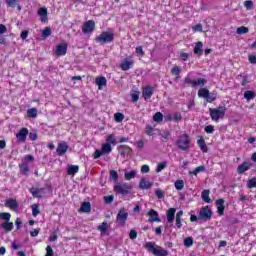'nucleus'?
<instances>
[{
	"label": "nucleus",
	"mask_w": 256,
	"mask_h": 256,
	"mask_svg": "<svg viewBox=\"0 0 256 256\" xmlns=\"http://www.w3.org/2000/svg\"><path fill=\"white\" fill-rule=\"evenodd\" d=\"M144 248L146 249V251H149L150 253H152V255H155V256L169 255V251L155 244V242H146L144 245Z\"/></svg>",
	"instance_id": "obj_1"
},
{
	"label": "nucleus",
	"mask_w": 256,
	"mask_h": 256,
	"mask_svg": "<svg viewBox=\"0 0 256 256\" xmlns=\"http://www.w3.org/2000/svg\"><path fill=\"white\" fill-rule=\"evenodd\" d=\"M175 145L180 151H189L191 149V137L187 133H184L178 137Z\"/></svg>",
	"instance_id": "obj_2"
},
{
	"label": "nucleus",
	"mask_w": 256,
	"mask_h": 256,
	"mask_svg": "<svg viewBox=\"0 0 256 256\" xmlns=\"http://www.w3.org/2000/svg\"><path fill=\"white\" fill-rule=\"evenodd\" d=\"M209 113L212 121H219V119H223L225 117V113H227V107L219 106L218 108H209Z\"/></svg>",
	"instance_id": "obj_3"
},
{
	"label": "nucleus",
	"mask_w": 256,
	"mask_h": 256,
	"mask_svg": "<svg viewBox=\"0 0 256 256\" xmlns=\"http://www.w3.org/2000/svg\"><path fill=\"white\" fill-rule=\"evenodd\" d=\"M114 40H115V34L109 31H104L95 38V42L100 43V45H105L106 43H112V41Z\"/></svg>",
	"instance_id": "obj_4"
},
{
	"label": "nucleus",
	"mask_w": 256,
	"mask_h": 256,
	"mask_svg": "<svg viewBox=\"0 0 256 256\" xmlns=\"http://www.w3.org/2000/svg\"><path fill=\"white\" fill-rule=\"evenodd\" d=\"M133 189V184L122 183L114 186V191L120 195H129V191Z\"/></svg>",
	"instance_id": "obj_5"
},
{
	"label": "nucleus",
	"mask_w": 256,
	"mask_h": 256,
	"mask_svg": "<svg viewBox=\"0 0 256 256\" xmlns=\"http://www.w3.org/2000/svg\"><path fill=\"white\" fill-rule=\"evenodd\" d=\"M111 151H113V146H111V144L109 143H104L102 144L101 149H97L94 152V159H99V157H101L102 155H109V153H111Z\"/></svg>",
	"instance_id": "obj_6"
},
{
	"label": "nucleus",
	"mask_w": 256,
	"mask_h": 256,
	"mask_svg": "<svg viewBox=\"0 0 256 256\" xmlns=\"http://www.w3.org/2000/svg\"><path fill=\"white\" fill-rule=\"evenodd\" d=\"M211 217H213V211H211L209 206H204L200 209L198 214L199 221H209Z\"/></svg>",
	"instance_id": "obj_7"
},
{
	"label": "nucleus",
	"mask_w": 256,
	"mask_h": 256,
	"mask_svg": "<svg viewBox=\"0 0 256 256\" xmlns=\"http://www.w3.org/2000/svg\"><path fill=\"white\" fill-rule=\"evenodd\" d=\"M135 65V61L133 60V56H129L128 58H124L120 63V69L122 71H129Z\"/></svg>",
	"instance_id": "obj_8"
},
{
	"label": "nucleus",
	"mask_w": 256,
	"mask_h": 256,
	"mask_svg": "<svg viewBox=\"0 0 256 256\" xmlns=\"http://www.w3.org/2000/svg\"><path fill=\"white\" fill-rule=\"evenodd\" d=\"M93 31H95L94 20H88L82 25V33H84V35H89L90 33H93Z\"/></svg>",
	"instance_id": "obj_9"
},
{
	"label": "nucleus",
	"mask_w": 256,
	"mask_h": 256,
	"mask_svg": "<svg viewBox=\"0 0 256 256\" xmlns=\"http://www.w3.org/2000/svg\"><path fill=\"white\" fill-rule=\"evenodd\" d=\"M69 48V45L67 43H60L56 46L55 55L57 57H63L67 55V49Z\"/></svg>",
	"instance_id": "obj_10"
},
{
	"label": "nucleus",
	"mask_w": 256,
	"mask_h": 256,
	"mask_svg": "<svg viewBox=\"0 0 256 256\" xmlns=\"http://www.w3.org/2000/svg\"><path fill=\"white\" fill-rule=\"evenodd\" d=\"M29 135V129L23 127L19 130V132L16 134V139L20 143H25L27 141V136Z\"/></svg>",
	"instance_id": "obj_11"
},
{
	"label": "nucleus",
	"mask_w": 256,
	"mask_h": 256,
	"mask_svg": "<svg viewBox=\"0 0 256 256\" xmlns=\"http://www.w3.org/2000/svg\"><path fill=\"white\" fill-rule=\"evenodd\" d=\"M153 93H155V88H153L152 86H146L142 88V97L145 101L151 99V97H153Z\"/></svg>",
	"instance_id": "obj_12"
},
{
	"label": "nucleus",
	"mask_w": 256,
	"mask_h": 256,
	"mask_svg": "<svg viewBox=\"0 0 256 256\" xmlns=\"http://www.w3.org/2000/svg\"><path fill=\"white\" fill-rule=\"evenodd\" d=\"M67 149H69V145L65 141H61L58 144V147L56 149V153L59 157H63L65 153H67Z\"/></svg>",
	"instance_id": "obj_13"
},
{
	"label": "nucleus",
	"mask_w": 256,
	"mask_h": 256,
	"mask_svg": "<svg viewBox=\"0 0 256 256\" xmlns=\"http://www.w3.org/2000/svg\"><path fill=\"white\" fill-rule=\"evenodd\" d=\"M149 219V223H161V218H159V212L151 209L148 213H147Z\"/></svg>",
	"instance_id": "obj_14"
},
{
	"label": "nucleus",
	"mask_w": 256,
	"mask_h": 256,
	"mask_svg": "<svg viewBox=\"0 0 256 256\" xmlns=\"http://www.w3.org/2000/svg\"><path fill=\"white\" fill-rule=\"evenodd\" d=\"M127 217H129V213L127 212V210L125 208L120 209L117 214L118 223H120L121 225L125 224V221H127Z\"/></svg>",
	"instance_id": "obj_15"
},
{
	"label": "nucleus",
	"mask_w": 256,
	"mask_h": 256,
	"mask_svg": "<svg viewBox=\"0 0 256 256\" xmlns=\"http://www.w3.org/2000/svg\"><path fill=\"white\" fill-rule=\"evenodd\" d=\"M217 213L220 216L225 215V200L218 199L216 200Z\"/></svg>",
	"instance_id": "obj_16"
},
{
	"label": "nucleus",
	"mask_w": 256,
	"mask_h": 256,
	"mask_svg": "<svg viewBox=\"0 0 256 256\" xmlns=\"http://www.w3.org/2000/svg\"><path fill=\"white\" fill-rule=\"evenodd\" d=\"M6 207H9L12 211H17L19 209V203H17V200L11 198L8 199L5 203Z\"/></svg>",
	"instance_id": "obj_17"
},
{
	"label": "nucleus",
	"mask_w": 256,
	"mask_h": 256,
	"mask_svg": "<svg viewBox=\"0 0 256 256\" xmlns=\"http://www.w3.org/2000/svg\"><path fill=\"white\" fill-rule=\"evenodd\" d=\"M250 169H251V164L248 162H243L241 165L238 166L237 173L239 175H243L245 171H249Z\"/></svg>",
	"instance_id": "obj_18"
},
{
	"label": "nucleus",
	"mask_w": 256,
	"mask_h": 256,
	"mask_svg": "<svg viewBox=\"0 0 256 256\" xmlns=\"http://www.w3.org/2000/svg\"><path fill=\"white\" fill-rule=\"evenodd\" d=\"M1 221H5L2 225H13L12 222H9L11 219V214L9 212L0 213Z\"/></svg>",
	"instance_id": "obj_19"
},
{
	"label": "nucleus",
	"mask_w": 256,
	"mask_h": 256,
	"mask_svg": "<svg viewBox=\"0 0 256 256\" xmlns=\"http://www.w3.org/2000/svg\"><path fill=\"white\" fill-rule=\"evenodd\" d=\"M5 2L7 7H17L18 11H21L23 9V7L19 5V3H21V0H5Z\"/></svg>",
	"instance_id": "obj_20"
},
{
	"label": "nucleus",
	"mask_w": 256,
	"mask_h": 256,
	"mask_svg": "<svg viewBox=\"0 0 256 256\" xmlns=\"http://www.w3.org/2000/svg\"><path fill=\"white\" fill-rule=\"evenodd\" d=\"M177 209L175 208H170L168 209L167 213H166V217H167V222L168 223H173V221H175V213H176Z\"/></svg>",
	"instance_id": "obj_21"
},
{
	"label": "nucleus",
	"mask_w": 256,
	"mask_h": 256,
	"mask_svg": "<svg viewBox=\"0 0 256 256\" xmlns=\"http://www.w3.org/2000/svg\"><path fill=\"white\" fill-rule=\"evenodd\" d=\"M77 173H79V166L78 165H73V164L68 165L67 175L75 176V175H77Z\"/></svg>",
	"instance_id": "obj_22"
},
{
	"label": "nucleus",
	"mask_w": 256,
	"mask_h": 256,
	"mask_svg": "<svg viewBox=\"0 0 256 256\" xmlns=\"http://www.w3.org/2000/svg\"><path fill=\"white\" fill-rule=\"evenodd\" d=\"M47 7H42L38 10V15L40 16V20L42 23L47 22Z\"/></svg>",
	"instance_id": "obj_23"
},
{
	"label": "nucleus",
	"mask_w": 256,
	"mask_h": 256,
	"mask_svg": "<svg viewBox=\"0 0 256 256\" xmlns=\"http://www.w3.org/2000/svg\"><path fill=\"white\" fill-rule=\"evenodd\" d=\"M119 151H120V154L125 156V155H131L132 153V149L131 147L127 146V145H120L118 147Z\"/></svg>",
	"instance_id": "obj_24"
},
{
	"label": "nucleus",
	"mask_w": 256,
	"mask_h": 256,
	"mask_svg": "<svg viewBox=\"0 0 256 256\" xmlns=\"http://www.w3.org/2000/svg\"><path fill=\"white\" fill-rule=\"evenodd\" d=\"M205 85H207V79L205 78H198L192 81V87H205Z\"/></svg>",
	"instance_id": "obj_25"
},
{
	"label": "nucleus",
	"mask_w": 256,
	"mask_h": 256,
	"mask_svg": "<svg viewBox=\"0 0 256 256\" xmlns=\"http://www.w3.org/2000/svg\"><path fill=\"white\" fill-rule=\"evenodd\" d=\"M197 144L200 147L202 153H207L209 151V148L207 147V144L205 143V139H203V137L197 140Z\"/></svg>",
	"instance_id": "obj_26"
},
{
	"label": "nucleus",
	"mask_w": 256,
	"mask_h": 256,
	"mask_svg": "<svg viewBox=\"0 0 256 256\" xmlns=\"http://www.w3.org/2000/svg\"><path fill=\"white\" fill-rule=\"evenodd\" d=\"M96 85L98 86V89H103L107 85V78L101 76L96 78Z\"/></svg>",
	"instance_id": "obj_27"
},
{
	"label": "nucleus",
	"mask_w": 256,
	"mask_h": 256,
	"mask_svg": "<svg viewBox=\"0 0 256 256\" xmlns=\"http://www.w3.org/2000/svg\"><path fill=\"white\" fill-rule=\"evenodd\" d=\"M140 189H151L153 187V182L146 181L145 179H141L139 183Z\"/></svg>",
	"instance_id": "obj_28"
},
{
	"label": "nucleus",
	"mask_w": 256,
	"mask_h": 256,
	"mask_svg": "<svg viewBox=\"0 0 256 256\" xmlns=\"http://www.w3.org/2000/svg\"><path fill=\"white\" fill-rule=\"evenodd\" d=\"M80 211L82 213H91V203L90 202H83Z\"/></svg>",
	"instance_id": "obj_29"
},
{
	"label": "nucleus",
	"mask_w": 256,
	"mask_h": 256,
	"mask_svg": "<svg viewBox=\"0 0 256 256\" xmlns=\"http://www.w3.org/2000/svg\"><path fill=\"white\" fill-rule=\"evenodd\" d=\"M211 191L210 190H203L201 197H202V201H204V203H211V198L209 197Z\"/></svg>",
	"instance_id": "obj_30"
},
{
	"label": "nucleus",
	"mask_w": 256,
	"mask_h": 256,
	"mask_svg": "<svg viewBox=\"0 0 256 256\" xmlns=\"http://www.w3.org/2000/svg\"><path fill=\"white\" fill-rule=\"evenodd\" d=\"M171 75H175V80L179 79V75H181V67L174 65L172 69L170 70Z\"/></svg>",
	"instance_id": "obj_31"
},
{
	"label": "nucleus",
	"mask_w": 256,
	"mask_h": 256,
	"mask_svg": "<svg viewBox=\"0 0 256 256\" xmlns=\"http://www.w3.org/2000/svg\"><path fill=\"white\" fill-rule=\"evenodd\" d=\"M195 55H203V42H197L194 47Z\"/></svg>",
	"instance_id": "obj_32"
},
{
	"label": "nucleus",
	"mask_w": 256,
	"mask_h": 256,
	"mask_svg": "<svg viewBox=\"0 0 256 256\" xmlns=\"http://www.w3.org/2000/svg\"><path fill=\"white\" fill-rule=\"evenodd\" d=\"M255 97L256 93L254 91L247 90L244 92V99H246V101H252Z\"/></svg>",
	"instance_id": "obj_33"
},
{
	"label": "nucleus",
	"mask_w": 256,
	"mask_h": 256,
	"mask_svg": "<svg viewBox=\"0 0 256 256\" xmlns=\"http://www.w3.org/2000/svg\"><path fill=\"white\" fill-rule=\"evenodd\" d=\"M124 177L126 181H131V179H135V177H137V171L131 170L130 172H125Z\"/></svg>",
	"instance_id": "obj_34"
},
{
	"label": "nucleus",
	"mask_w": 256,
	"mask_h": 256,
	"mask_svg": "<svg viewBox=\"0 0 256 256\" xmlns=\"http://www.w3.org/2000/svg\"><path fill=\"white\" fill-rule=\"evenodd\" d=\"M57 239H59V228L55 229L49 236V241L51 243H54V241H57Z\"/></svg>",
	"instance_id": "obj_35"
},
{
	"label": "nucleus",
	"mask_w": 256,
	"mask_h": 256,
	"mask_svg": "<svg viewBox=\"0 0 256 256\" xmlns=\"http://www.w3.org/2000/svg\"><path fill=\"white\" fill-rule=\"evenodd\" d=\"M198 97L203 98V99H207V97H209V89L201 88L198 91Z\"/></svg>",
	"instance_id": "obj_36"
},
{
	"label": "nucleus",
	"mask_w": 256,
	"mask_h": 256,
	"mask_svg": "<svg viewBox=\"0 0 256 256\" xmlns=\"http://www.w3.org/2000/svg\"><path fill=\"white\" fill-rule=\"evenodd\" d=\"M205 170V166H198L193 171H189V175H197L198 173H203Z\"/></svg>",
	"instance_id": "obj_37"
},
{
	"label": "nucleus",
	"mask_w": 256,
	"mask_h": 256,
	"mask_svg": "<svg viewBox=\"0 0 256 256\" xmlns=\"http://www.w3.org/2000/svg\"><path fill=\"white\" fill-rule=\"evenodd\" d=\"M139 95H140V92L138 90H135L130 93V97L132 98L133 103H137V101H139Z\"/></svg>",
	"instance_id": "obj_38"
},
{
	"label": "nucleus",
	"mask_w": 256,
	"mask_h": 256,
	"mask_svg": "<svg viewBox=\"0 0 256 256\" xmlns=\"http://www.w3.org/2000/svg\"><path fill=\"white\" fill-rule=\"evenodd\" d=\"M20 171L23 175H27L29 173V166L25 163L19 164Z\"/></svg>",
	"instance_id": "obj_39"
},
{
	"label": "nucleus",
	"mask_w": 256,
	"mask_h": 256,
	"mask_svg": "<svg viewBox=\"0 0 256 256\" xmlns=\"http://www.w3.org/2000/svg\"><path fill=\"white\" fill-rule=\"evenodd\" d=\"M174 187H175V189H177V191H181L183 189V187H185V182H183V180H177L174 183Z\"/></svg>",
	"instance_id": "obj_40"
},
{
	"label": "nucleus",
	"mask_w": 256,
	"mask_h": 256,
	"mask_svg": "<svg viewBox=\"0 0 256 256\" xmlns=\"http://www.w3.org/2000/svg\"><path fill=\"white\" fill-rule=\"evenodd\" d=\"M114 119L116 123H121L123 119H125V115H123V113L121 112H117L116 114H114Z\"/></svg>",
	"instance_id": "obj_41"
},
{
	"label": "nucleus",
	"mask_w": 256,
	"mask_h": 256,
	"mask_svg": "<svg viewBox=\"0 0 256 256\" xmlns=\"http://www.w3.org/2000/svg\"><path fill=\"white\" fill-rule=\"evenodd\" d=\"M166 167H167V161L160 162L157 165L156 173H161V171H163V169H166Z\"/></svg>",
	"instance_id": "obj_42"
},
{
	"label": "nucleus",
	"mask_w": 256,
	"mask_h": 256,
	"mask_svg": "<svg viewBox=\"0 0 256 256\" xmlns=\"http://www.w3.org/2000/svg\"><path fill=\"white\" fill-rule=\"evenodd\" d=\"M153 120L156 123H161V121H163V114L161 112H156L153 116Z\"/></svg>",
	"instance_id": "obj_43"
},
{
	"label": "nucleus",
	"mask_w": 256,
	"mask_h": 256,
	"mask_svg": "<svg viewBox=\"0 0 256 256\" xmlns=\"http://www.w3.org/2000/svg\"><path fill=\"white\" fill-rule=\"evenodd\" d=\"M28 117H32V119H35L37 117V108H30L27 111Z\"/></svg>",
	"instance_id": "obj_44"
},
{
	"label": "nucleus",
	"mask_w": 256,
	"mask_h": 256,
	"mask_svg": "<svg viewBox=\"0 0 256 256\" xmlns=\"http://www.w3.org/2000/svg\"><path fill=\"white\" fill-rule=\"evenodd\" d=\"M248 31H249V28H247L245 26H240L236 30L238 35H245Z\"/></svg>",
	"instance_id": "obj_45"
},
{
	"label": "nucleus",
	"mask_w": 256,
	"mask_h": 256,
	"mask_svg": "<svg viewBox=\"0 0 256 256\" xmlns=\"http://www.w3.org/2000/svg\"><path fill=\"white\" fill-rule=\"evenodd\" d=\"M110 178L114 180V183H117V181H119V173H117L116 170H111Z\"/></svg>",
	"instance_id": "obj_46"
},
{
	"label": "nucleus",
	"mask_w": 256,
	"mask_h": 256,
	"mask_svg": "<svg viewBox=\"0 0 256 256\" xmlns=\"http://www.w3.org/2000/svg\"><path fill=\"white\" fill-rule=\"evenodd\" d=\"M31 209H32V215H33V217H37V216L39 215V213H40V211H39V205L33 204V205L31 206Z\"/></svg>",
	"instance_id": "obj_47"
},
{
	"label": "nucleus",
	"mask_w": 256,
	"mask_h": 256,
	"mask_svg": "<svg viewBox=\"0 0 256 256\" xmlns=\"http://www.w3.org/2000/svg\"><path fill=\"white\" fill-rule=\"evenodd\" d=\"M247 187H248V189H253L256 187V177L248 180Z\"/></svg>",
	"instance_id": "obj_48"
},
{
	"label": "nucleus",
	"mask_w": 256,
	"mask_h": 256,
	"mask_svg": "<svg viewBox=\"0 0 256 256\" xmlns=\"http://www.w3.org/2000/svg\"><path fill=\"white\" fill-rule=\"evenodd\" d=\"M98 231L101 232V235H107V229H109L108 225H99L97 227Z\"/></svg>",
	"instance_id": "obj_49"
},
{
	"label": "nucleus",
	"mask_w": 256,
	"mask_h": 256,
	"mask_svg": "<svg viewBox=\"0 0 256 256\" xmlns=\"http://www.w3.org/2000/svg\"><path fill=\"white\" fill-rule=\"evenodd\" d=\"M106 141V143H109V145H115L117 143L113 134H109L106 138Z\"/></svg>",
	"instance_id": "obj_50"
},
{
	"label": "nucleus",
	"mask_w": 256,
	"mask_h": 256,
	"mask_svg": "<svg viewBox=\"0 0 256 256\" xmlns=\"http://www.w3.org/2000/svg\"><path fill=\"white\" fill-rule=\"evenodd\" d=\"M215 99H217V95L208 92V96L206 97L207 103H213V101H215Z\"/></svg>",
	"instance_id": "obj_51"
},
{
	"label": "nucleus",
	"mask_w": 256,
	"mask_h": 256,
	"mask_svg": "<svg viewBox=\"0 0 256 256\" xmlns=\"http://www.w3.org/2000/svg\"><path fill=\"white\" fill-rule=\"evenodd\" d=\"M30 193L33 195V197H36L38 199H41V197H42L39 189L32 188V189H30Z\"/></svg>",
	"instance_id": "obj_52"
},
{
	"label": "nucleus",
	"mask_w": 256,
	"mask_h": 256,
	"mask_svg": "<svg viewBox=\"0 0 256 256\" xmlns=\"http://www.w3.org/2000/svg\"><path fill=\"white\" fill-rule=\"evenodd\" d=\"M155 195L158 199H164L165 198V192L161 189H156L155 190Z\"/></svg>",
	"instance_id": "obj_53"
},
{
	"label": "nucleus",
	"mask_w": 256,
	"mask_h": 256,
	"mask_svg": "<svg viewBox=\"0 0 256 256\" xmlns=\"http://www.w3.org/2000/svg\"><path fill=\"white\" fill-rule=\"evenodd\" d=\"M42 37H44V38L51 37V28L50 27H46L42 31Z\"/></svg>",
	"instance_id": "obj_54"
},
{
	"label": "nucleus",
	"mask_w": 256,
	"mask_h": 256,
	"mask_svg": "<svg viewBox=\"0 0 256 256\" xmlns=\"http://www.w3.org/2000/svg\"><path fill=\"white\" fill-rule=\"evenodd\" d=\"M253 1L251 0H246L244 2V7L247 9V11H251V9H253Z\"/></svg>",
	"instance_id": "obj_55"
},
{
	"label": "nucleus",
	"mask_w": 256,
	"mask_h": 256,
	"mask_svg": "<svg viewBox=\"0 0 256 256\" xmlns=\"http://www.w3.org/2000/svg\"><path fill=\"white\" fill-rule=\"evenodd\" d=\"M182 119H183V116H181V113L175 112L173 114V121H175L176 123H179V121H181Z\"/></svg>",
	"instance_id": "obj_56"
},
{
	"label": "nucleus",
	"mask_w": 256,
	"mask_h": 256,
	"mask_svg": "<svg viewBox=\"0 0 256 256\" xmlns=\"http://www.w3.org/2000/svg\"><path fill=\"white\" fill-rule=\"evenodd\" d=\"M136 55H139L140 57H145V51L143 50L142 46L136 47Z\"/></svg>",
	"instance_id": "obj_57"
},
{
	"label": "nucleus",
	"mask_w": 256,
	"mask_h": 256,
	"mask_svg": "<svg viewBox=\"0 0 256 256\" xmlns=\"http://www.w3.org/2000/svg\"><path fill=\"white\" fill-rule=\"evenodd\" d=\"M184 245H185V247H192L193 246V238L187 237L184 240Z\"/></svg>",
	"instance_id": "obj_58"
},
{
	"label": "nucleus",
	"mask_w": 256,
	"mask_h": 256,
	"mask_svg": "<svg viewBox=\"0 0 256 256\" xmlns=\"http://www.w3.org/2000/svg\"><path fill=\"white\" fill-rule=\"evenodd\" d=\"M205 132L208 134L215 133V127L213 125H208L204 128Z\"/></svg>",
	"instance_id": "obj_59"
},
{
	"label": "nucleus",
	"mask_w": 256,
	"mask_h": 256,
	"mask_svg": "<svg viewBox=\"0 0 256 256\" xmlns=\"http://www.w3.org/2000/svg\"><path fill=\"white\" fill-rule=\"evenodd\" d=\"M54 255H55V251H53V248L48 245L46 247V255L45 256H54Z\"/></svg>",
	"instance_id": "obj_60"
},
{
	"label": "nucleus",
	"mask_w": 256,
	"mask_h": 256,
	"mask_svg": "<svg viewBox=\"0 0 256 256\" xmlns=\"http://www.w3.org/2000/svg\"><path fill=\"white\" fill-rule=\"evenodd\" d=\"M13 228V225H2V229L5 233H10V231H13Z\"/></svg>",
	"instance_id": "obj_61"
},
{
	"label": "nucleus",
	"mask_w": 256,
	"mask_h": 256,
	"mask_svg": "<svg viewBox=\"0 0 256 256\" xmlns=\"http://www.w3.org/2000/svg\"><path fill=\"white\" fill-rule=\"evenodd\" d=\"M248 60H249V63H251V65H256V55L250 54L248 56Z\"/></svg>",
	"instance_id": "obj_62"
},
{
	"label": "nucleus",
	"mask_w": 256,
	"mask_h": 256,
	"mask_svg": "<svg viewBox=\"0 0 256 256\" xmlns=\"http://www.w3.org/2000/svg\"><path fill=\"white\" fill-rule=\"evenodd\" d=\"M193 31L195 32V33H197V32H202L203 31V25H201V24H197V25H195L193 28Z\"/></svg>",
	"instance_id": "obj_63"
},
{
	"label": "nucleus",
	"mask_w": 256,
	"mask_h": 256,
	"mask_svg": "<svg viewBox=\"0 0 256 256\" xmlns=\"http://www.w3.org/2000/svg\"><path fill=\"white\" fill-rule=\"evenodd\" d=\"M129 237L130 239L133 241L135 239H137V231L135 230H131L130 233H129Z\"/></svg>",
	"instance_id": "obj_64"
}]
</instances>
